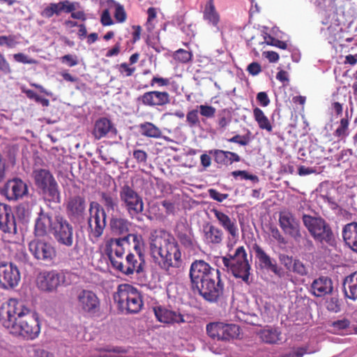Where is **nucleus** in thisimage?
I'll list each match as a JSON object with an SVG mask.
<instances>
[{"instance_id":"45","label":"nucleus","mask_w":357,"mask_h":357,"mask_svg":"<svg viewBox=\"0 0 357 357\" xmlns=\"http://www.w3.org/2000/svg\"><path fill=\"white\" fill-rule=\"evenodd\" d=\"M186 122L190 128L197 127L200 124L197 109L189 111L186 114Z\"/></svg>"},{"instance_id":"33","label":"nucleus","mask_w":357,"mask_h":357,"mask_svg":"<svg viewBox=\"0 0 357 357\" xmlns=\"http://www.w3.org/2000/svg\"><path fill=\"white\" fill-rule=\"evenodd\" d=\"M132 223L126 218L113 215L109 220V228L112 233L124 235L129 232Z\"/></svg>"},{"instance_id":"5","label":"nucleus","mask_w":357,"mask_h":357,"mask_svg":"<svg viewBox=\"0 0 357 357\" xmlns=\"http://www.w3.org/2000/svg\"><path fill=\"white\" fill-rule=\"evenodd\" d=\"M279 225L283 232L292 238L301 247L310 251L314 248L312 241L305 231H302L300 221L289 211L279 213Z\"/></svg>"},{"instance_id":"26","label":"nucleus","mask_w":357,"mask_h":357,"mask_svg":"<svg viewBox=\"0 0 357 357\" xmlns=\"http://www.w3.org/2000/svg\"><path fill=\"white\" fill-rule=\"evenodd\" d=\"M0 229L4 233H15V220L11 207L0 203Z\"/></svg>"},{"instance_id":"19","label":"nucleus","mask_w":357,"mask_h":357,"mask_svg":"<svg viewBox=\"0 0 357 357\" xmlns=\"http://www.w3.org/2000/svg\"><path fill=\"white\" fill-rule=\"evenodd\" d=\"M66 210L67 215L71 221L79 222L85 215V198L80 195L70 197L66 203Z\"/></svg>"},{"instance_id":"63","label":"nucleus","mask_w":357,"mask_h":357,"mask_svg":"<svg viewBox=\"0 0 357 357\" xmlns=\"http://www.w3.org/2000/svg\"><path fill=\"white\" fill-rule=\"evenodd\" d=\"M247 71L252 76L257 75L261 71V67L257 62L250 63L247 68Z\"/></svg>"},{"instance_id":"34","label":"nucleus","mask_w":357,"mask_h":357,"mask_svg":"<svg viewBox=\"0 0 357 357\" xmlns=\"http://www.w3.org/2000/svg\"><path fill=\"white\" fill-rule=\"evenodd\" d=\"M342 237L345 243L357 252V222L346 225L342 230Z\"/></svg>"},{"instance_id":"39","label":"nucleus","mask_w":357,"mask_h":357,"mask_svg":"<svg viewBox=\"0 0 357 357\" xmlns=\"http://www.w3.org/2000/svg\"><path fill=\"white\" fill-rule=\"evenodd\" d=\"M100 197V202L105 206V211L108 212L114 211L118 208L119 202L117 197L112 195L110 192H99Z\"/></svg>"},{"instance_id":"51","label":"nucleus","mask_w":357,"mask_h":357,"mask_svg":"<svg viewBox=\"0 0 357 357\" xmlns=\"http://www.w3.org/2000/svg\"><path fill=\"white\" fill-rule=\"evenodd\" d=\"M230 143H235L241 146H247L250 142V137L247 135H236L231 138L226 139Z\"/></svg>"},{"instance_id":"3","label":"nucleus","mask_w":357,"mask_h":357,"mask_svg":"<svg viewBox=\"0 0 357 357\" xmlns=\"http://www.w3.org/2000/svg\"><path fill=\"white\" fill-rule=\"evenodd\" d=\"M152 235L150 248L153 257L160 259V267L167 274H173V268H178L183 264L180 246L175 238L165 230L155 231Z\"/></svg>"},{"instance_id":"48","label":"nucleus","mask_w":357,"mask_h":357,"mask_svg":"<svg viewBox=\"0 0 357 357\" xmlns=\"http://www.w3.org/2000/svg\"><path fill=\"white\" fill-rule=\"evenodd\" d=\"M199 109L200 114L206 118L211 119L215 116L216 109L215 107L207 105H200L197 107Z\"/></svg>"},{"instance_id":"35","label":"nucleus","mask_w":357,"mask_h":357,"mask_svg":"<svg viewBox=\"0 0 357 357\" xmlns=\"http://www.w3.org/2000/svg\"><path fill=\"white\" fill-rule=\"evenodd\" d=\"M343 289L347 298L353 301L357 299V271L344 278Z\"/></svg>"},{"instance_id":"7","label":"nucleus","mask_w":357,"mask_h":357,"mask_svg":"<svg viewBox=\"0 0 357 357\" xmlns=\"http://www.w3.org/2000/svg\"><path fill=\"white\" fill-rule=\"evenodd\" d=\"M35 185L49 202L60 203L61 195L59 185L52 174L46 169H35L33 171Z\"/></svg>"},{"instance_id":"43","label":"nucleus","mask_w":357,"mask_h":357,"mask_svg":"<svg viewBox=\"0 0 357 357\" xmlns=\"http://www.w3.org/2000/svg\"><path fill=\"white\" fill-rule=\"evenodd\" d=\"M192 54L191 52L187 51L184 49H178L176 50L174 54V59L181 63H186L191 61Z\"/></svg>"},{"instance_id":"10","label":"nucleus","mask_w":357,"mask_h":357,"mask_svg":"<svg viewBox=\"0 0 357 357\" xmlns=\"http://www.w3.org/2000/svg\"><path fill=\"white\" fill-rule=\"evenodd\" d=\"M76 307L83 314L93 316L99 312L100 301L97 294L89 289H80L76 294Z\"/></svg>"},{"instance_id":"62","label":"nucleus","mask_w":357,"mask_h":357,"mask_svg":"<svg viewBox=\"0 0 357 357\" xmlns=\"http://www.w3.org/2000/svg\"><path fill=\"white\" fill-rule=\"evenodd\" d=\"M100 22L103 26H110L113 24V20L110 16V13L108 9H105L102 11Z\"/></svg>"},{"instance_id":"28","label":"nucleus","mask_w":357,"mask_h":357,"mask_svg":"<svg viewBox=\"0 0 357 357\" xmlns=\"http://www.w3.org/2000/svg\"><path fill=\"white\" fill-rule=\"evenodd\" d=\"M54 223L55 218L53 219L50 213L40 212L35 223V236L43 237L47 234L49 231L52 233V227H54Z\"/></svg>"},{"instance_id":"61","label":"nucleus","mask_w":357,"mask_h":357,"mask_svg":"<svg viewBox=\"0 0 357 357\" xmlns=\"http://www.w3.org/2000/svg\"><path fill=\"white\" fill-rule=\"evenodd\" d=\"M62 63H66L70 67L77 65L78 61L76 56L72 54H66L61 58Z\"/></svg>"},{"instance_id":"8","label":"nucleus","mask_w":357,"mask_h":357,"mask_svg":"<svg viewBox=\"0 0 357 357\" xmlns=\"http://www.w3.org/2000/svg\"><path fill=\"white\" fill-rule=\"evenodd\" d=\"M303 225L312 238L321 243H329L333 237L330 225L320 216H312L303 214L302 216Z\"/></svg>"},{"instance_id":"2","label":"nucleus","mask_w":357,"mask_h":357,"mask_svg":"<svg viewBox=\"0 0 357 357\" xmlns=\"http://www.w3.org/2000/svg\"><path fill=\"white\" fill-rule=\"evenodd\" d=\"M190 278L192 286L206 301L216 302L223 296L225 284L219 269L211 267L204 260L191 264Z\"/></svg>"},{"instance_id":"55","label":"nucleus","mask_w":357,"mask_h":357,"mask_svg":"<svg viewBox=\"0 0 357 357\" xmlns=\"http://www.w3.org/2000/svg\"><path fill=\"white\" fill-rule=\"evenodd\" d=\"M118 69L119 73L126 77H130L132 75L134 72L135 71V67H130L128 63H122L118 66Z\"/></svg>"},{"instance_id":"58","label":"nucleus","mask_w":357,"mask_h":357,"mask_svg":"<svg viewBox=\"0 0 357 357\" xmlns=\"http://www.w3.org/2000/svg\"><path fill=\"white\" fill-rule=\"evenodd\" d=\"M271 234L273 238L276 240L278 243L285 245L287 243L286 238L283 236V235L277 227H271Z\"/></svg>"},{"instance_id":"52","label":"nucleus","mask_w":357,"mask_h":357,"mask_svg":"<svg viewBox=\"0 0 357 357\" xmlns=\"http://www.w3.org/2000/svg\"><path fill=\"white\" fill-rule=\"evenodd\" d=\"M231 175L236 178L237 176H240L242 179L245 180H250L254 182H258L259 178L256 175L249 174L245 170H236L231 172Z\"/></svg>"},{"instance_id":"13","label":"nucleus","mask_w":357,"mask_h":357,"mask_svg":"<svg viewBox=\"0 0 357 357\" xmlns=\"http://www.w3.org/2000/svg\"><path fill=\"white\" fill-rule=\"evenodd\" d=\"M206 332L213 339L227 341L237 337L240 333V328L236 324L214 322L207 324Z\"/></svg>"},{"instance_id":"57","label":"nucleus","mask_w":357,"mask_h":357,"mask_svg":"<svg viewBox=\"0 0 357 357\" xmlns=\"http://www.w3.org/2000/svg\"><path fill=\"white\" fill-rule=\"evenodd\" d=\"M133 158L138 163H146L147 161L148 155L144 150L137 149L133 151Z\"/></svg>"},{"instance_id":"29","label":"nucleus","mask_w":357,"mask_h":357,"mask_svg":"<svg viewBox=\"0 0 357 357\" xmlns=\"http://www.w3.org/2000/svg\"><path fill=\"white\" fill-rule=\"evenodd\" d=\"M174 234L180 243L186 248L194 246L195 240L192 228L184 222H178L174 229Z\"/></svg>"},{"instance_id":"24","label":"nucleus","mask_w":357,"mask_h":357,"mask_svg":"<svg viewBox=\"0 0 357 357\" xmlns=\"http://www.w3.org/2000/svg\"><path fill=\"white\" fill-rule=\"evenodd\" d=\"M217 219L219 225L228 233L233 239H237L239 236L238 228L235 218H230L222 211L212 208L211 211Z\"/></svg>"},{"instance_id":"21","label":"nucleus","mask_w":357,"mask_h":357,"mask_svg":"<svg viewBox=\"0 0 357 357\" xmlns=\"http://www.w3.org/2000/svg\"><path fill=\"white\" fill-rule=\"evenodd\" d=\"M142 105L148 107H162L170 102V95L167 91H151L138 98Z\"/></svg>"},{"instance_id":"47","label":"nucleus","mask_w":357,"mask_h":357,"mask_svg":"<svg viewBox=\"0 0 357 357\" xmlns=\"http://www.w3.org/2000/svg\"><path fill=\"white\" fill-rule=\"evenodd\" d=\"M264 43L277 47L282 50H286L287 48V44L286 42L276 39L268 34L264 36V41L262 42L261 44Z\"/></svg>"},{"instance_id":"37","label":"nucleus","mask_w":357,"mask_h":357,"mask_svg":"<svg viewBox=\"0 0 357 357\" xmlns=\"http://www.w3.org/2000/svg\"><path fill=\"white\" fill-rule=\"evenodd\" d=\"M139 132L142 135L158 139L162 137V131L155 124L151 122H145L139 126Z\"/></svg>"},{"instance_id":"40","label":"nucleus","mask_w":357,"mask_h":357,"mask_svg":"<svg viewBox=\"0 0 357 357\" xmlns=\"http://www.w3.org/2000/svg\"><path fill=\"white\" fill-rule=\"evenodd\" d=\"M229 251V252L222 257V264L225 267H227L242 256L244 257L246 253L245 249L243 246L238 247L233 253L231 252V250L230 249Z\"/></svg>"},{"instance_id":"18","label":"nucleus","mask_w":357,"mask_h":357,"mask_svg":"<svg viewBox=\"0 0 357 357\" xmlns=\"http://www.w3.org/2000/svg\"><path fill=\"white\" fill-rule=\"evenodd\" d=\"M21 275L17 266L11 262H0V284L2 288L8 289L17 287Z\"/></svg>"},{"instance_id":"6","label":"nucleus","mask_w":357,"mask_h":357,"mask_svg":"<svg viewBox=\"0 0 357 357\" xmlns=\"http://www.w3.org/2000/svg\"><path fill=\"white\" fill-rule=\"evenodd\" d=\"M119 198L121 206L124 208L131 220L142 222L144 211V202L142 196L128 183L121 186Z\"/></svg>"},{"instance_id":"53","label":"nucleus","mask_w":357,"mask_h":357,"mask_svg":"<svg viewBox=\"0 0 357 357\" xmlns=\"http://www.w3.org/2000/svg\"><path fill=\"white\" fill-rule=\"evenodd\" d=\"M13 58L15 61L22 63L24 64H36L37 61L33 59L29 58L26 55L23 53H17L13 55Z\"/></svg>"},{"instance_id":"50","label":"nucleus","mask_w":357,"mask_h":357,"mask_svg":"<svg viewBox=\"0 0 357 357\" xmlns=\"http://www.w3.org/2000/svg\"><path fill=\"white\" fill-rule=\"evenodd\" d=\"M291 271L300 275H306L307 274V269L304 264L298 259L294 261Z\"/></svg>"},{"instance_id":"32","label":"nucleus","mask_w":357,"mask_h":357,"mask_svg":"<svg viewBox=\"0 0 357 357\" xmlns=\"http://www.w3.org/2000/svg\"><path fill=\"white\" fill-rule=\"evenodd\" d=\"M259 339L264 343L277 344L282 341V332L276 327L267 326L258 333Z\"/></svg>"},{"instance_id":"14","label":"nucleus","mask_w":357,"mask_h":357,"mask_svg":"<svg viewBox=\"0 0 357 357\" xmlns=\"http://www.w3.org/2000/svg\"><path fill=\"white\" fill-rule=\"evenodd\" d=\"M144 259H139V257L130 252L119 261H114V266L112 268L125 275L130 276L134 273H142L144 271Z\"/></svg>"},{"instance_id":"23","label":"nucleus","mask_w":357,"mask_h":357,"mask_svg":"<svg viewBox=\"0 0 357 357\" xmlns=\"http://www.w3.org/2000/svg\"><path fill=\"white\" fill-rule=\"evenodd\" d=\"M64 275L56 271L44 272L39 278L38 287L45 291H52L57 289L63 281Z\"/></svg>"},{"instance_id":"11","label":"nucleus","mask_w":357,"mask_h":357,"mask_svg":"<svg viewBox=\"0 0 357 357\" xmlns=\"http://www.w3.org/2000/svg\"><path fill=\"white\" fill-rule=\"evenodd\" d=\"M73 226L66 219L61 215L55 216L52 235L59 244L71 247L73 245Z\"/></svg>"},{"instance_id":"60","label":"nucleus","mask_w":357,"mask_h":357,"mask_svg":"<svg viewBox=\"0 0 357 357\" xmlns=\"http://www.w3.org/2000/svg\"><path fill=\"white\" fill-rule=\"evenodd\" d=\"M0 71L5 75L10 74L12 71L9 63L1 53H0Z\"/></svg>"},{"instance_id":"27","label":"nucleus","mask_w":357,"mask_h":357,"mask_svg":"<svg viewBox=\"0 0 357 357\" xmlns=\"http://www.w3.org/2000/svg\"><path fill=\"white\" fill-rule=\"evenodd\" d=\"M77 6H79V3L71 2L69 0L61 1L59 3H51L44 8L42 15L50 18L54 15H59L61 12L70 13L75 10Z\"/></svg>"},{"instance_id":"30","label":"nucleus","mask_w":357,"mask_h":357,"mask_svg":"<svg viewBox=\"0 0 357 357\" xmlns=\"http://www.w3.org/2000/svg\"><path fill=\"white\" fill-rule=\"evenodd\" d=\"M333 289L332 280L325 276L315 279L311 284V292L317 297L331 293Z\"/></svg>"},{"instance_id":"36","label":"nucleus","mask_w":357,"mask_h":357,"mask_svg":"<svg viewBox=\"0 0 357 357\" xmlns=\"http://www.w3.org/2000/svg\"><path fill=\"white\" fill-rule=\"evenodd\" d=\"M204 20L213 26H217L220 22V15L217 12L213 0H208L205 5L203 12Z\"/></svg>"},{"instance_id":"25","label":"nucleus","mask_w":357,"mask_h":357,"mask_svg":"<svg viewBox=\"0 0 357 357\" xmlns=\"http://www.w3.org/2000/svg\"><path fill=\"white\" fill-rule=\"evenodd\" d=\"M116 134L117 130L109 119L101 117L95 121L92 135L96 139L99 140L109 135H116Z\"/></svg>"},{"instance_id":"42","label":"nucleus","mask_w":357,"mask_h":357,"mask_svg":"<svg viewBox=\"0 0 357 357\" xmlns=\"http://www.w3.org/2000/svg\"><path fill=\"white\" fill-rule=\"evenodd\" d=\"M147 20L145 23V27L149 33H152L155 28L157 11L153 7H151L147 10Z\"/></svg>"},{"instance_id":"20","label":"nucleus","mask_w":357,"mask_h":357,"mask_svg":"<svg viewBox=\"0 0 357 357\" xmlns=\"http://www.w3.org/2000/svg\"><path fill=\"white\" fill-rule=\"evenodd\" d=\"M253 250L255 257L258 260L259 266L261 269L271 271L276 275L282 277L283 273L280 267L277 264L276 261L272 259L266 252L261 248L260 245L255 243L253 245Z\"/></svg>"},{"instance_id":"16","label":"nucleus","mask_w":357,"mask_h":357,"mask_svg":"<svg viewBox=\"0 0 357 357\" xmlns=\"http://www.w3.org/2000/svg\"><path fill=\"white\" fill-rule=\"evenodd\" d=\"M132 238L133 241L137 240L138 236L135 234H129L123 238H110L105 244V252L108 256L111 265L114 266V261H119L123 258L125 249L123 245L128 243V238Z\"/></svg>"},{"instance_id":"59","label":"nucleus","mask_w":357,"mask_h":357,"mask_svg":"<svg viewBox=\"0 0 357 357\" xmlns=\"http://www.w3.org/2000/svg\"><path fill=\"white\" fill-rule=\"evenodd\" d=\"M279 260L288 271H291L292 265L294 261L292 257H289L287 255L281 254L279 256Z\"/></svg>"},{"instance_id":"49","label":"nucleus","mask_w":357,"mask_h":357,"mask_svg":"<svg viewBox=\"0 0 357 357\" xmlns=\"http://www.w3.org/2000/svg\"><path fill=\"white\" fill-rule=\"evenodd\" d=\"M17 44L16 37L13 35L0 36V46L6 45L8 48H14Z\"/></svg>"},{"instance_id":"22","label":"nucleus","mask_w":357,"mask_h":357,"mask_svg":"<svg viewBox=\"0 0 357 357\" xmlns=\"http://www.w3.org/2000/svg\"><path fill=\"white\" fill-rule=\"evenodd\" d=\"M226 268L235 278H241L245 283L250 284L251 266L248 262L247 252L244 257L242 256Z\"/></svg>"},{"instance_id":"41","label":"nucleus","mask_w":357,"mask_h":357,"mask_svg":"<svg viewBox=\"0 0 357 357\" xmlns=\"http://www.w3.org/2000/svg\"><path fill=\"white\" fill-rule=\"evenodd\" d=\"M349 121L347 118H342L340 121V126L334 132V135L340 139L346 138L349 135Z\"/></svg>"},{"instance_id":"15","label":"nucleus","mask_w":357,"mask_h":357,"mask_svg":"<svg viewBox=\"0 0 357 357\" xmlns=\"http://www.w3.org/2000/svg\"><path fill=\"white\" fill-rule=\"evenodd\" d=\"M29 250L35 259L45 262L52 261L56 256L55 248L49 242L33 239L29 243Z\"/></svg>"},{"instance_id":"12","label":"nucleus","mask_w":357,"mask_h":357,"mask_svg":"<svg viewBox=\"0 0 357 357\" xmlns=\"http://www.w3.org/2000/svg\"><path fill=\"white\" fill-rule=\"evenodd\" d=\"M0 194L10 202H16L29 194L28 186L21 178L15 177L5 183L0 190Z\"/></svg>"},{"instance_id":"38","label":"nucleus","mask_w":357,"mask_h":357,"mask_svg":"<svg viewBox=\"0 0 357 357\" xmlns=\"http://www.w3.org/2000/svg\"><path fill=\"white\" fill-rule=\"evenodd\" d=\"M253 116L260 129L265 130L268 132L273 131L271 123L260 108L255 107L253 109Z\"/></svg>"},{"instance_id":"44","label":"nucleus","mask_w":357,"mask_h":357,"mask_svg":"<svg viewBox=\"0 0 357 357\" xmlns=\"http://www.w3.org/2000/svg\"><path fill=\"white\" fill-rule=\"evenodd\" d=\"M209 154L212 155L214 161L219 165H228L227 160L226 151L220 149H213L209 151Z\"/></svg>"},{"instance_id":"9","label":"nucleus","mask_w":357,"mask_h":357,"mask_svg":"<svg viewBox=\"0 0 357 357\" xmlns=\"http://www.w3.org/2000/svg\"><path fill=\"white\" fill-rule=\"evenodd\" d=\"M89 217L88 218L89 236L97 241L104 232L106 227L107 214L100 204L91 202L89 207Z\"/></svg>"},{"instance_id":"54","label":"nucleus","mask_w":357,"mask_h":357,"mask_svg":"<svg viewBox=\"0 0 357 357\" xmlns=\"http://www.w3.org/2000/svg\"><path fill=\"white\" fill-rule=\"evenodd\" d=\"M114 17L118 22H123L126 20V13L123 6L116 4L114 12Z\"/></svg>"},{"instance_id":"46","label":"nucleus","mask_w":357,"mask_h":357,"mask_svg":"<svg viewBox=\"0 0 357 357\" xmlns=\"http://www.w3.org/2000/svg\"><path fill=\"white\" fill-rule=\"evenodd\" d=\"M326 309L333 312H338L341 310V304L337 296H331L326 301Z\"/></svg>"},{"instance_id":"17","label":"nucleus","mask_w":357,"mask_h":357,"mask_svg":"<svg viewBox=\"0 0 357 357\" xmlns=\"http://www.w3.org/2000/svg\"><path fill=\"white\" fill-rule=\"evenodd\" d=\"M153 311L157 321L160 323L173 325L185 322L184 315L179 309H175L171 305H158L153 307Z\"/></svg>"},{"instance_id":"4","label":"nucleus","mask_w":357,"mask_h":357,"mask_svg":"<svg viewBox=\"0 0 357 357\" xmlns=\"http://www.w3.org/2000/svg\"><path fill=\"white\" fill-rule=\"evenodd\" d=\"M113 298L119 310L126 314L139 312L144 304L140 292L129 284H119Z\"/></svg>"},{"instance_id":"64","label":"nucleus","mask_w":357,"mask_h":357,"mask_svg":"<svg viewBox=\"0 0 357 357\" xmlns=\"http://www.w3.org/2000/svg\"><path fill=\"white\" fill-rule=\"evenodd\" d=\"M307 353V348L298 347L294 351L286 354L283 357H303Z\"/></svg>"},{"instance_id":"56","label":"nucleus","mask_w":357,"mask_h":357,"mask_svg":"<svg viewBox=\"0 0 357 357\" xmlns=\"http://www.w3.org/2000/svg\"><path fill=\"white\" fill-rule=\"evenodd\" d=\"M208 192L209 197L218 202H223L229 197L228 194L220 193L215 189H209Z\"/></svg>"},{"instance_id":"31","label":"nucleus","mask_w":357,"mask_h":357,"mask_svg":"<svg viewBox=\"0 0 357 357\" xmlns=\"http://www.w3.org/2000/svg\"><path fill=\"white\" fill-rule=\"evenodd\" d=\"M204 241L208 244L220 245L224 238V233L219 227L208 223L204 227Z\"/></svg>"},{"instance_id":"1","label":"nucleus","mask_w":357,"mask_h":357,"mask_svg":"<svg viewBox=\"0 0 357 357\" xmlns=\"http://www.w3.org/2000/svg\"><path fill=\"white\" fill-rule=\"evenodd\" d=\"M0 324L10 333L27 340H35L40 333L38 313L15 298H10L1 305Z\"/></svg>"}]
</instances>
